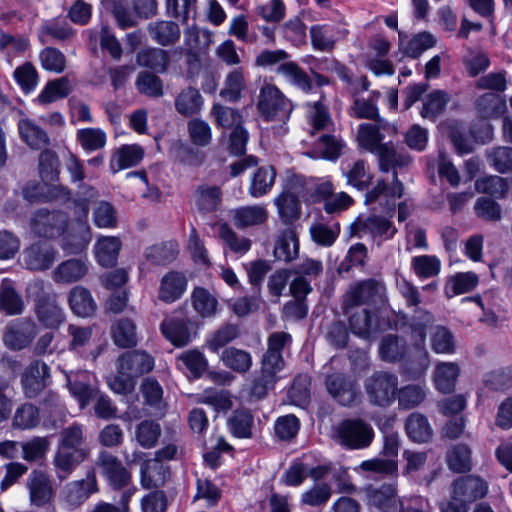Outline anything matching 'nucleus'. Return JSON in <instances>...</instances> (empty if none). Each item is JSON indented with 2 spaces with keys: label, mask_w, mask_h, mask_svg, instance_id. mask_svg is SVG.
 Here are the masks:
<instances>
[{
  "label": "nucleus",
  "mask_w": 512,
  "mask_h": 512,
  "mask_svg": "<svg viewBox=\"0 0 512 512\" xmlns=\"http://www.w3.org/2000/svg\"><path fill=\"white\" fill-rule=\"evenodd\" d=\"M376 155L379 169L382 172L404 168L411 162L408 154L397 152L390 143H385ZM403 192V184L398 179L396 171H394L391 183L388 184L385 180H378L375 186L366 193L365 202L370 204L378 201L384 210H393L396 200L403 196Z\"/></svg>",
  "instance_id": "f257e3e1"
},
{
  "label": "nucleus",
  "mask_w": 512,
  "mask_h": 512,
  "mask_svg": "<svg viewBox=\"0 0 512 512\" xmlns=\"http://www.w3.org/2000/svg\"><path fill=\"white\" fill-rule=\"evenodd\" d=\"M434 317L428 311L419 310L410 324L414 344L424 348L426 333L429 330L432 350L437 354H452L455 342L452 333L444 326H434Z\"/></svg>",
  "instance_id": "f03ea898"
},
{
  "label": "nucleus",
  "mask_w": 512,
  "mask_h": 512,
  "mask_svg": "<svg viewBox=\"0 0 512 512\" xmlns=\"http://www.w3.org/2000/svg\"><path fill=\"white\" fill-rule=\"evenodd\" d=\"M487 483L477 476H466L453 483L452 496L441 505L442 512H467V504L486 495Z\"/></svg>",
  "instance_id": "7ed1b4c3"
},
{
  "label": "nucleus",
  "mask_w": 512,
  "mask_h": 512,
  "mask_svg": "<svg viewBox=\"0 0 512 512\" xmlns=\"http://www.w3.org/2000/svg\"><path fill=\"white\" fill-rule=\"evenodd\" d=\"M257 108L266 121L278 122L288 120L293 110L290 100L271 83H264L260 88Z\"/></svg>",
  "instance_id": "20e7f679"
},
{
  "label": "nucleus",
  "mask_w": 512,
  "mask_h": 512,
  "mask_svg": "<svg viewBox=\"0 0 512 512\" xmlns=\"http://www.w3.org/2000/svg\"><path fill=\"white\" fill-rule=\"evenodd\" d=\"M369 402L378 407H388L396 400L398 377L388 372H375L364 383Z\"/></svg>",
  "instance_id": "39448f33"
},
{
  "label": "nucleus",
  "mask_w": 512,
  "mask_h": 512,
  "mask_svg": "<svg viewBox=\"0 0 512 512\" xmlns=\"http://www.w3.org/2000/svg\"><path fill=\"white\" fill-rule=\"evenodd\" d=\"M340 443L351 449L368 447L374 437L372 427L361 419H347L338 424L336 428Z\"/></svg>",
  "instance_id": "423d86ee"
},
{
  "label": "nucleus",
  "mask_w": 512,
  "mask_h": 512,
  "mask_svg": "<svg viewBox=\"0 0 512 512\" xmlns=\"http://www.w3.org/2000/svg\"><path fill=\"white\" fill-rule=\"evenodd\" d=\"M284 368L282 354L266 351L261 361V374L251 386V394L256 398H263L267 391L273 388L277 381V373Z\"/></svg>",
  "instance_id": "0eeeda50"
},
{
  "label": "nucleus",
  "mask_w": 512,
  "mask_h": 512,
  "mask_svg": "<svg viewBox=\"0 0 512 512\" xmlns=\"http://www.w3.org/2000/svg\"><path fill=\"white\" fill-rule=\"evenodd\" d=\"M69 391L75 397L80 407L83 409L92 398H96L95 413L98 417L108 419L115 415L116 408L112 405L110 399L106 396L99 395L98 392L89 385L78 380L72 381L68 379Z\"/></svg>",
  "instance_id": "6e6552de"
},
{
  "label": "nucleus",
  "mask_w": 512,
  "mask_h": 512,
  "mask_svg": "<svg viewBox=\"0 0 512 512\" xmlns=\"http://www.w3.org/2000/svg\"><path fill=\"white\" fill-rule=\"evenodd\" d=\"M31 229L39 237L55 238L66 225V215L59 211L38 210L31 218Z\"/></svg>",
  "instance_id": "1a4fd4ad"
},
{
  "label": "nucleus",
  "mask_w": 512,
  "mask_h": 512,
  "mask_svg": "<svg viewBox=\"0 0 512 512\" xmlns=\"http://www.w3.org/2000/svg\"><path fill=\"white\" fill-rule=\"evenodd\" d=\"M97 491L96 475L94 471H89L84 479L67 483L63 488L62 496L66 505L77 508Z\"/></svg>",
  "instance_id": "9d476101"
},
{
  "label": "nucleus",
  "mask_w": 512,
  "mask_h": 512,
  "mask_svg": "<svg viewBox=\"0 0 512 512\" xmlns=\"http://www.w3.org/2000/svg\"><path fill=\"white\" fill-rule=\"evenodd\" d=\"M383 290V286L373 279L354 284L344 295V308L348 311L353 307L374 302L377 298H381Z\"/></svg>",
  "instance_id": "9b49d317"
},
{
  "label": "nucleus",
  "mask_w": 512,
  "mask_h": 512,
  "mask_svg": "<svg viewBox=\"0 0 512 512\" xmlns=\"http://www.w3.org/2000/svg\"><path fill=\"white\" fill-rule=\"evenodd\" d=\"M61 247L69 254H76L86 249L91 241L90 227L85 221L78 220L63 227Z\"/></svg>",
  "instance_id": "f8f14e48"
},
{
  "label": "nucleus",
  "mask_w": 512,
  "mask_h": 512,
  "mask_svg": "<svg viewBox=\"0 0 512 512\" xmlns=\"http://www.w3.org/2000/svg\"><path fill=\"white\" fill-rule=\"evenodd\" d=\"M89 454L90 450L69 451L57 447L51 463L56 477L60 481L66 480Z\"/></svg>",
  "instance_id": "ddd939ff"
},
{
  "label": "nucleus",
  "mask_w": 512,
  "mask_h": 512,
  "mask_svg": "<svg viewBox=\"0 0 512 512\" xmlns=\"http://www.w3.org/2000/svg\"><path fill=\"white\" fill-rule=\"evenodd\" d=\"M97 466L100 468L101 474L114 489L127 486L131 480L130 472L123 466L121 461L107 452L100 453Z\"/></svg>",
  "instance_id": "4468645a"
},
{
  "label": "nucleus",
  "mask_w": 512,
  "mask_h": 512,
  "mask_svg": "<svg viewBox=\"0 0 512 512\" xmlns=\"http://www.w3.org/2000/svg\"><path fill=\"white\" fill-rule=\"evenodd\" d=\"M37 334L36 325L28 319H20L7 326L3 337L4 344L12 350L27 347Z\"/></svg>",
  "instance_id": "2eb2a0df"
},
{
  "label": "nucleus",
  "mask_w": 512,
  "mask_h": 512,
  "mask_svg": "<svg viewBox=\"0 0 512 512\" xmlns=\"http://www.w3.org/2000/svg\"><path fill=\"white\" fill-rule=\"evenodd\" d=\"M49 367L40 360H35L26 367L22 374L21 384L27 397H35L46 386L49 378Z\"/></svg>",
  "instance_id": "dca6fc26"
},
{
  "label": "nucleus",
  "mask_w": 512,
  "mask_h": 512,
  "mask_svg": "<svg viewBox=\"0 0 512 512\" xmlns=\"http://www.w3.org/2000/svg\"><path fill=\"white\" fill-rule=\"evenodd\" d=\"M329 394L341 405L350 406L359 398V390L355 381L341 374H333L326 379Z\"/></svg>",
  "instance_id": "f3484780"
},
{
  "label": "nucleus",
  "mask_w": 512,
  "mask_h": 512,
  "mask_svg": "<svg viewBox=\"0 0 512 512\" xmlns=\"http://www.w3.org/2000/svg\"><path fill=\"white\" fill-rule=\"evenodd\" d=\"M89 272L87 260L71 258L59 263L52 271V279L57 284H73L84 279Z\"/></svg>",
  "instance_id": "a211bd4d"
},
{
  "label": "nucleus",
  "mask_w": 512,
  "mask_h": 512,
  "mask_svg": "<svg viewBox=\"0 0 512 512\" xmlns=\"http://www.w3.org/2000/svg\"><path fill=\"white\" fill-rule=\"evenodd\" d=\"M349 326L353 334L365 340H370L374 335L384 329L378 316L371 314L367 309L353 313L349 317Z\"/></svg>",
  "instance_id": "6ab92c4d"
},
{
  "label": "nucleus",
  "mask_w": 512,
  "mask_h": 512,
  "mask_svg": "<svg viewBox=\"0 0 512 512\" xmlns=\"http://www.w3.org/2000/svg\"><path fill=\"white\" fill-rule=\"evenodd\" d=\"M368 504L383 512H398L399 498L396 484H383L380 487L366 489Z\"/></svg>",
  "instance_id": "aec40b11"
},
{
  "label": "nucleus",
  "mask_w": 512,
  "mask_h": 512,
  "mask_svg": "<svg viewBox=\"0 0 512 512\" xmlns=\"http://www.w3.org/2000/svg\"><path fill=\"white\" fill-rule=\"evenodd\" d=\"M57 251L47 243H35L25 250L24 261L30 270L43 271L55 262Z\"/></svg>",
  "instance_id": "412c9836"
},
{
  "label": "nucleus",
  "mask_w": 512,
  "mask_h": 512,
  "mask_svg": "<svg viewBox=\"0 0 512 512\" xmlns=\"http://www.w3.org/2000/svg\"><path fill=\"white\" fill-rule=\"evenodd\" d=\"M153 358L144 351H133L123 354L118 360V369L122 375L138 377L152 370Z\"/></svg>",
  "instance_id": "4be33fe9"
},
{
  "label": "nucleus",
  "mask_w": 512,
  "mask_h": 512,
  "mask_svg": "<svg viewBox=\"0 0 512 512\" xmlns=\"http://www.w3.org/2000/svg\"><path fill=\"white\" fill-rule=\"evenodd\" d=\"M30 501L38 507L48 503L53 496V489L49 477L38 470L30 473L27 479Z\"/></svg>",
  "instance_id": "5701e85b"
},
{
  "label": "nucleus",
  "mask_w": 512,
  "mask_h": 512,
  "mask_svg": "<svg viewBox=\"0 0 512 512\" xmlns=\"http://www.w3.org/2000/svg\"><path fill=\"white\" fill-rule=\"evenodd\" d=\"M122 243L115 236H101L94 245V256L102 267H112L116 264Z\"/></svg>",
  "instance_id": "b1692460"
},
{
  "label": "nucleus",
  "mask_w": 512,
  "mask_h": 512,
  "mask_svg": "<svg viewBox=\"0 0 512 512\" xmlns=\"http://www.w3.org/2000/svg\"><path fill=\"white\" fill-rule=\"evenodd\" d=\"M17 127L21 140L31 149L40 150L50 144L48 134L30 119H20Z\"/></svg>",
  "instance_id": "393cba45"
},
{
  "label": "nucleus",
  "mask_w": 512,
  "mask_h": 512,
  "mask_svg": "<svg viewBox=\"0 0 512 512\" xmlns=\"http://www.w3.org/2000/svg\"><path fill=\"white\" fill-rule=\"evenodd\" d=\"M355 227L359 237L370 234L374 238L390 239L397 232V229L390 221L379 216L367 217L356 223Z\"/></svg>",
  "instance_id": "a878e982"
},
{
  "label": "nucleus",
  "mask_w": 512,
  "mask_h": 512,
  "mask_svg": "<svg viewBox=\"0 0 512 512\" xmlns=\"http://www.w3.org/2000/svg\"><path fill=\"white\" fill-rule=\"evenodd\" d=\"M68 304L72 312L79 317H90L97 309L92 294L83 286H75L70 290Z\"/></svg>",
  "instance_id": "bb28decb"
},
{
  "label": "nucleus",
  "mask_w": 512,
  "mask_h": 512,
  "mask_svg": "<svg viewBox=\"0 0 512 512\" xmlns=\"http://www.w3.org/2000/svg\"><path fill=\"white\" fill-rule=\"evenodd\" d=\"M186 288L187 279L183 274L169 272L161 280L159 298L163 302L173 303L182 297Z\"/></svg>",
  "instance_id": "cd10ccee"
},
{
  "label": "nucleus",
  "mask_w": 512,
  "mask_h": 512,
  "mask_svg": "<svg viewBox=\"0 0 512 512\" xmlns=\"http://www.w3.org/2000/svg\"><path fill=\"white\" fill-rule=\"evenodd\" d=\"M460 367L454 362H439L433 372V383L435 388L441 393L453 392Z\"/></svg>",
  "instance_id": "c85d7f7f"
},
{
  "label": "nucleus",
  "mask_w": 512,
  "mask_h": 512,
  "mask_svg": "<svg viewBox=\"0 0 512 512\" xmlns=\"http://www.w3.org/2000/svg\"><path fill=\"white\" fill-rule=\"evenodd\" d=\"M144 151L139 145H124L118 148L111 160L110 168L116 173L137 165L143 158Z\"/></svg>",
  "instance_id": "c756f323"
},
{
  "label": "nucleus",
  "mask_w": 512,
  "mask_h": 512,
  "mask_svg": "<svg viewBox=\"0 0 512 512\" xmlns=\"http://www.w3.org/2000/svg\"><path fill=\"white\" fill-rule=\"evenodd\" d=\"M164 337L177 347L187 345L191 341V333L187 323L178 318H166L161 323Z\"/></svg>",
  "instance_id": "7c9ffc66"
},
{
  "label": "nucleus",
  "mask_w": 512,
  "mask_h": 512,
  "mask_svg": "<svg viewBox=\"0 0 512 512\" xmlns=\"http://www.w3.org/2000/svg\"><path fill=\"white\" fill-rule=\"evenodd\" d=\"M203 102V97L197 89L187 87L176 96L175 108L182 116L189 117L201 112Z\"/></svg>",
  "instance_id": "2f4dec72"
},
{
  "label": "nucleus",
  "mask_w": 512,
  "mask_h": 512,
  "mask_svg": "<svg viewBox=\"0 0 512 512\" xmlns=\"http://www.w3.org/2000/svg\"><path fill=\"white\" fill-rule=\"evenodd\" d=\"M234 224L238 228L261 225L266 222L268 212L264 206L251 205L233 210Z\"/></svg>",
  "instance_id": "473e14b6"
},
{
  "label": "nucleus",
  "mask_w": 512,
  "mask_h": 512,
  "mask_svg": "<svg viewBox=\"0 0 512 512\" xmlns=\"http://www.w3.org/2000/svg\"><path fill=\"white\" fill-rule=\"evenodd\" d=\"M476 109L483 119H497L506 111V102L496 93H485L476 102Z\"/></svg>",
  "instance_id": "72a5a7b5"
},
{
  "label": "nucleus",
  "mask_w": 512,
  "mask_h": 512,
  "mask_svg": "<svg viewBox=\"0 0 512 512\" xmlns=\"http://www.w3.org/2000/svg\"><path fill=\"white\" fill-rule=\"evenodd\" d=\"M298 254L299 242L296 233L291 229L283 231L275 243V257L284 262H291L298 257Z\"/></svg>",
  "instance_id": "f704fd0d"
},
{
  "label": "nucleus",
  "mask_w": 512,
  "mask_h": 512,
  "mask_svg": "<svg viewBox=\"0 0 512 512\" xmlns=\"http://www.w3.org/2000/svg\"><path fill=\"white\" fill-rule=\"evenodd\" d=\"M193 309L203 318H212L218 312V300L203 287H196L191 294Z\"/></svg>",
  "instance_id": "c9c22d12"
},
{
  "label": "nucleus",
  "mask_w": 512,
  "mask_h": 512,
  "mask_svg": "<svg viewBox=\"0 0 512 512\" xmlns=\"http://www.w3.org/2000/svg\"><path fill=\"white\" fill-rule=\"evenodd\" d=\"M71 90V84L67 77L54 79L44 86L34 101L41 105H47L67 97Z\"/></svg>",
  "instance_id": "e433bc0d"
},
{
  "label": "nucleus",
  "mask_w": 512,
  "mask_h": 512,
  "mask_svg": "<svg viewBox=\"0 0 512 512\" xmlns=\"http://www.w3.org/2000/svg\"><path fill=\"white\" fill-rule=\"evenodd\" d=\"M196 207L201 212H212L221 201L220 188L215 185H199L193 194Z\"/></svg>",
  "instance_id": "4c0bfd02"
},
{
  "label": "nucleus",
  "mask_w": 512,
  "mask_h": 512,
  "mask_svg": "<svg viewBox=\"0 0 512 512\" xmlns=\"http://www.w3.org/2000/svg\"><path fill=\"white\" fill-rule=\"evenodd\" d=\"M151 38L162 46L176 43L180 38L179 26L171 21H159L148 26Z\"/></svg>",
  "instance_id": "58836bf2"
},
{
  "label": "nucleus",
  "mask_w": 512,
  "mask_h": 512,
  "mask_svg": "<svg viewBox=\"0 0 512 512\" xmlns=\"http://www.w3.org/2000/svg\"><path fill=\"white\" fill-rule=\"evenodd\" d=\"M405 427L408 437L414 442L424 443L432 436V428L421 413H411L406 419Z\"/></svg>",
  "instance_id": "ea45409f"
},
{
  "label": "nucleus",
  "mask_w": 512,
  "mask_h": 512,
  "mask_svg": "<svg viewBox=\"0 0 512 512\" xmlns=\"http://www.w3.org/2000/svg\"><path fill=\"white\" fill-rule=\"evenodd\" d=\"M141 485L156 488L164 484L167 470L157 459L146 460L141 466Z\"/></svg>",
  "instance_id": "a19ab883"
},
{
  "label": "nucleus",
  "mask_w": 512,
  "mask_h": 512,
  "mask_svg": "<svg viewBox=\"0 0 512 512\" xmlns=\"http://www.w3.org/2000/svg\"><path fill=\"white\" fill-rule=\"evenodd\" d=\"M449 99V95L445 91L431 92L423 99L420 115L425 119L435 121L444 112Z\"/></svg>",
  "instance_id": "79ce46f5"
},
{
  "label": "nucleus",
  "mask_w": 512,
  "mask_h": 512,
  "mask_svg": "<svg viewBox=\"0 0 512 512\" xmlns=\"http://www.w3.org/2000/svg\"><path fill=\"white\" fill-rule=\"evenodd\" d=\"M246 87V80L243 68H236L230 71L220 91V96L227 101L236 102L240 99L242 91Z\"/></svg>",
  "instance_id": "37998d69"
},
{
  "label": "nucleus",
  "mask_w": 512,
  "mask_h": 512,
  "mask_svg": "<svg viewBox=\"0 0 512 512\" xmlns=\"http://www.w3.org/2000/svg\"><path fill=\"white\" fill-rule=\"evenodd\" d=\"M0 308L9 315L20 314L24 309V303L9 279H3L0 285Z\"/></svg>",
  "instance_id": "c03bdc74"
},
{
  "label": "nucleus",
  "mask_w": 512,
  "mask_h": 512,
  "mask_svg": "<svg viewBox=\"0 0 512 512\" xmlns=\"http://www.w3.org/2000/svg\"><path fill=\"white\" fill-rule=\"evenodd\" d=\"M36 314L38 320L46 327L57 328L65 320V313L62 307L56 302L42 300L37 304Z\"/></svg>",
  "instance_id": "a18cd8bd"
},
{
  "label": "nucleus",
  "mask_w": 512,
  "mask_h": 512,
  "mask_svg": "<svg viewBox=\"0 0 512 512\" xmlns=\"http://www.w3.org/2000/svg\"><path fill=\"white\" fill-rule=\"evenodd\" d=\"M187 133L190 143L199 148L209 146L213 139L211 126L200 118H193L187 122Z\"/></svg>",
  "instance_id": "49530a36"
},
{
  "label": "nucleus",
  "mask_w": 512,
  "mask_h": 512,
  "mask_svg": "<svg viewBox=\"0 0 512 512\" xmlns=\"http://www.w3.org/2000/svg\"><path fill=\"white\" fill-rule=\"evenodd\" d=\"M276 177V171L272 166L258 168L251 179L249 193L252 197L258 198L270 191Z\"/></svg>",
  "instance_id": "de8ad7c7"
},
{
  "label": "nucleus",
  "mask_w": 512,
  "mask_h": 512,
  "mask_svg": "<svg viewBox=\"0 0 512 512\" xmlns=\"http://www.w3.org/2000/svg\"><path fill=\"white\" fill-rule=\"evenodd\" d=\"M332 496V488L326 482H318L306 489L300 496V503L309 507H323Z\"/></svg>",
  "instance_id": "09e8293b"
},
{
  "label": "nucleus",
  "mask_w": 512,
  "mask_h": 512,
  "mask_svg": "<svg viewBox=\"0 0 512 512\" xmlns=\"http://www.w3.org/2000/svg\"><path fill=\"white\" fill-rule=\"evenodd\" d=\"M277 73L282 75L289 83L304 92L311 90L312 84L309 76L295 62H284L278 65Z\"/></svg>",
  "instance_id": "8fccbe9b"
},
{
  "label": "nucleus",
  "mask_w": 512,
  "mask_h": 512,
  "mask_svg": "<svg viewBox=\"0 0 512 512\" xmlns=\"http://www.w3.org/2000/svg\"><path fill=\"white\" fill-rule=\"evenodd\" d=\"M426 395L425 385L409 384L397 390L396 398L401 409L409 410L419 406Z\"/></svg>",
  "instance_id": "3c124183"
},
{
  "label": "nucleus",
  "mask_w": 512,
  "mask_h": 512,
  "mask_svg": "<svg viewBox=\"0 0 512 512\" xmlns=\"http://www.w3.org/2000/svg\"><path fill=\"white\" fill-rule=\"evenodd\" d=\"M478 284V276L473 272L458 273L451 277L445 286V294L451 298L473 290Z\"/></svg>",
  "instance_id": "603ef678"
},
{
  "label": "nucleus",
  "mask_w": 512,
  "mask_h": 512,
  "mask_svg": "<svg viewBox=\"0 0 512 512\" xmlns=\"http://www.w3.org/2000/svg\"><path fill=\"white\" fill-rule=\"evenodd\" d=\"M278 214L283 222L291 223L300 216V204L297 197L291 192H283L275 200Z\"/></svg>",
  "instance_id": "864d4df0"
},
{
  "label": "nucleus",
  "mask_w": 512,
  "mask_h": 512,
  "mask_svg": "<svg viewBox=\"0 0 512 512\" xmlns=\"http://www.w3.org/2000/svg\"><path fill=\"white\" fill-rule=\"evenodd\" d=\"M221 359L226 367L239 373L247 372L252 366L251 354L234 347L225 349Z\"/></svg>",
  "instance_id": "5fc2aeb1"
},
{
  "label": "nucleus",
  "mask_w": 512,
  "mask_h": 512,
  "mask_svg": "<svg viewBox=\"0 0 512 512\" xmlns=\"http://www.w3.org/2000/svg\"><path fill=\"white\" fill-rule=\"evenodd\" d=\"M137 63L140 66L149 67L158 72H164L169 63L168 52L160 48H149L137 55Z\"/></svg>",
  "instance_id": "6e6d98bb"
},
{
  "label": "nucleus",
  "mask_w": 512,
  "mask_h": 512,
  "mask_svg": "<svg viewBox=\"0 0 512 512\" xmlns=\"http://www.w3.org/2000/svg\"><path fill=\"white\" fill-rule=\"evenodd\" d=\"M40 422L39 410L30 403L20 405L13 415L12 425L16 429L28 430L36 427Z\"/></svg>",
  "instance_id": "4d7b16f0"
},
{
  "label": "nucleus",
  "mask_w": 512,
  "mask_h": 512,
  "mask_svg": "<svg viewBox=\"0 0 512 512\" xmlns=\"http://www.w3.org/2000/svg\"><path fill=\"white\" fill-rule=\"evenodd\" d=\"M51 442L48 437L36 436L22 442V458L28 462H34L45 458L50 449Z\"/></svg>",
  "instance_id": "13d9d810"
},
{
  "label": "nucleus",
  "mask_w": 512,
  "mask_h": 512,
  "mask_svg": "<svg viewBox=\"0 0 512 512\" xmlns=\"http://www.w3.org/2000/svg\"><path fill=\"white\" fill-rule=\"evenodd\" d=\"M85 437L82 426L73 424L61 431L57 447L69 451L90 450L84 445Z\"/></svg>",
  "instance_id": "bf43d9fd"
},
{
  "label": "nucleus",
  "mask_w": 512,
  "mask_h": 512,
  "mask_svg": "<svg viewBox=\"0 0 512 512\" xmlns=\"http://www.w3.org/2000/svg\"><path fill=\"white\" fill-rule=\"evenodd\" d=\"M357 139L362 148L375 155L384 145L381 143L383 138L379 133V128L368 123H363L359 126Z\"/></svg>",
  "instance_id": "052dcab7"
},
{
  "label": "nucleus",
  "mask_w": 512,
  "mask_h": 512,
  "mask_svg": "<svg viewBox=\"0 0 512 512\" xmlns=\"http://www.w3.org/2000/svg\"><path fill=\"white\" fill-rule=\"evenodd\" d=\"M160 435V425L152 420H144L140 422L135 429L136 441L141 447L147 449L155 446Z\"/></svg>",
  "instance_id": "680f3d73"
},
{
  "label": "nucleus",
  "mask_w": 512,
  "mask_h": 512,
  "mask_svg": "<svg viewBox=\"0 0 512 512\" xmlns=\"http://www.w3.org/2000/svg\"><path fill=\"white\" fill-rule=\"evenodd\" d=\"M76 139L84 150L96 151L106 145V133L100 128L79 129Z\"/></svg>",
  "instance_id": "e2e57ef3"
},
{
  "label": "nucleus",
  "mask_w": 512,
  "mask_h": 512,
  "mask_svg": "<svg viewBox=\"0 0 512 512\" xmlns=\"http://www.w3.org/2000/svg\"><path fill=\"white\" fill-rule=\"evenodd\" d=\"M411 267L418 277L427 279L439 274L441 262L434 255H420L412 258Z\"/></svg>",
  "instance_id": "0e129e2a"
},
{
  "label": "nucleus",
  "mask_w": 512,
  "mask_h": 512,
  "mask_svg": "<svg viewBox=\"0 0 512 512\" xmlns=\"http://www.w3.org/2000/svg\"><path fill=\"white\" fill-rule=\"evenodd\" d=\"M211 115L215 118L216 124L224 129L233 130L237 126H242V115L234 108L214 104Z\"/></svg>",
  "instance_id": "69168bd1"
},
{
  "label": "nucleus",
  "mask_w": 512,
  "mask_h": 512,
  "mask_svg": "<svg viewBox=\"0 0 512 512\" xmlns=\"http://www.w3.org/2000/svg\"><path fill=\"white\" fill-rule=\"evenodd\" d=\"M405 353L404 342L396 335H387L383 337L379 346V355L383 361L396 362L400 360Z\"/></svg>",
  "instance_id": "338daca9"
},
{
  "label": "nucleus",
  "mask_w": 512,
  "mask_h": 512,
  "mask_svg": "<svg viewBox=\"0 0 512 512\" xmlns=\"http://www.w3.org/2000/svg\"><path fill=\"white\" fill-rule=\"evenodd\" d=\"M115 344L122 348L136 345V327L131 320H120L112 329Z\"/></svg>",
  "instance_id": "774afa93"
}]
</instances>
